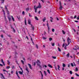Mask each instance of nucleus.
<instances>
[{
  "label": "nucleus",
  "mask_w": 79,
  "mask_h": 79,
  "mask_svg": "<svg viewBox=\"0 0 79 79\" xmlns=\"http://www.w3.org/2000/svg\"><path fill=\"white\" fill-rule=\"evenodd\" d=\"M46 20V18L45 17H44V18L43 19V22H45V21Z\"/></svg>",
  "instance_id": "obj_19"
},
{
  "label": "nucleus",
  "mask_w": 79,
  "mask_h": 79,
  "mask_svg": "<svg viewBox=\"0 0 79 79\" xmlns=\"http://www.w3.org/2000/svg\"><path fill=\"white\" fill-rule=\"evenodd\" d=\"M48 66L49 67V68H53L52 66V65H51L50 64H48Z\"/></svg>",
  "instance_id": "obj_20"
},
{
  "label": "nucleus",
  "mask_w": 79,
  "mask_h": 79,
  "mask_svg": "<svg viewBox=\"0 0 79 79\" xmlns=\"http://www.w3.org/2000/svg\"><path fill=\"white\" fill-rule=\"evenodd\" d=\"M57 66L58 67V70H59V71H60V66H59V65H58Z\"/></svg>",
  "instance_id": "obj_41"
},
{
  "label": "nucleus",
  "mask_w": 79,
  "mask_h": 79,
  "mask_svg": "<svg viewBox=\"0 0 79 79\" xmlns=\"http://www.w3.org/2000/svg\"><path fill=\"white\" fill-rule=\"evenodd\" d=\"M35 19L36 20H38V18L36 16L35 17Z\"/></svg>",
  "instance_id": "obj_32"
},
{
  "label": "nucleus",
  "mask_w": 79,
  "mask_h": 79,
  "mask_svg": "<svg viewBox=\"0 0 79 79\" xmlns=\"http://www.w3.org/2000/svg\"><path fill=\"white\" fill-rule=\"evenodd\" d=\"M17 18L19 20H20V16L17 17Z\"/></svg>",
  "instance_id": "obj_48"
},
{
  "label": "nucleus",
  "mask_w": 79,
  "mask_h": 79,
  "mask_svg": "<svg viewBox=\"0 0 79 79\" xmlns=\"http://www.w3.org/2000/svg\"><path fill=\"white\" fill-rule=\"evenodd\" d=\"M67 42L68 43V45H69L70 42H71V39L69 38L68 37L67 39Z\"/></svg>",
  "instance_id": "obj_3"
},
{
  "label": "nucleus",
  "mask_w": 79,
  "mask_h": 79,
  "mask_svg": "<svg viewBox=\"0 0 79 79\" xmlns=\"http://www.w3.org/2000/svg\"><path fill=\"white\" fill-rule=\"evenodd\" d=\"M63 67H65L66 66V65L64 64H63Z\"/></svg>",
  "instance_id": "obj_37"
},
{
  "label": "nucleus",
  "mask_w": 79,
  "mask_h": 79,
  "mask_svg": "<svg viewBox=\"0 0 79 79\" xmlns=\"http://www.w3.org/2000/svg\"><path fill=\"white\" fill-rule=\"evenodd\" d=\"M62 33H63V34H65V32L64 31L62 30Z\"/></svg>",
  "instance_id": "obj_38"
},
{
  "label": "nucleus",
  "mask_w": 79,
  "mask_h": 79,
  "mask_svg": "<svg viewBox=\"0 0 79 79\" xmlns=\"http://www.w3.org/2000/svg\"><path fill=\"white\" fill-rule=\"evenodd\" d=\"M21 61L22 64H24V62L23 60H21Z\"/></svg>",
  "instance_id": "obj_35"
},
{
  "label": "nucleus",
  "mask_w": 79,
  "mask_h": 79,
  "mask_svg": "<svg viewBox=\"0 0 79 79\" xmlns=\"http://www.w3.org/2000/svg\"><path fill=\"white\" fill-rule=\"evenodd\" d=\"M77 17V16L76 15H75L74 18H76V17Z\"/></svg>",
  "instance_id": "obj_61"
},
{
  "label": "nucleus",
  "mask_w": 79,
  "mask_h": 79,
  "mask_svg": "<svg viewBox=\"0 0 79 79\" xmlns=\"http://www.w3.org/2000/svg\"><path fill=\"white\" fill-rule=\"evenodd\" d=\"M1 76H2V77H1V78H3V79H5V77H4V76H3V75L2 73L0 74Z\"/></svg>",
  "instance_id": "obj_17"
},
{
  "label": "nucleus",
  "mask_w": 79,
  "mask_h": 79,
  "mask_svg": "<svg viewBox=\"0 0 79 79\" xmlns=\"http://www.w3.org/2000/svg\"><path fill=\"white\" fill-rule=\"evenodd\" d=\"M77 19H79V16H78V17H77Z\"/></svg>",
  "instance_id": "obj_63"
},
{
  "label": "nucleus",
  "mask_w": 79,
  "mask_h": 79,
  "mask_svg": "<svg viewBox=\"0 0 79 79\" xmlns=\"http://www.w3.org/2000/svg\"><path fill=\"white\" fill-rule=\"evenodd\" d=\"M44 74L45 76H47V73H46V71H44Z\"/></svg>",
  "instance_id": "obj_21"
},
{
  "label": "nucleus",
  "mask_w": 79,
  "mask_h": 79,
  "mask_svg": "<svg viewBox=\"0 0 79 79\" xmlns=\"http://www.w3.org/2000/svg\"><path fill=\"white\" fill-rule=\"evenodd\" d=\"M7 61L8 64H10V61H9V60H7Z\"/></svg>",
  "instance_id": "obj_45"
},
{
  "label": "nucleus",
  "mask_w": 79,
  "mask_h": 79,
  "mask_svg": "<svg viewBox=\"0 0 79 79\" xmlns=\"http://www.w3.org/2000/svg\"><path fill=\"white\" fill-rule=\"evenodd\" d=\"M74 22H75V23H78V21H77L75 20Z\"/></svg>",
  "instance_id": "obj_60"
},
{
  "label": "nucleus",
  "mask_w": 79,
  "mask_h": 79,
  "mask_svg": "<svg viewBox=\"0 0 79 79\" xmlns=\"http://www.w3.org/2000/svg\"><path fill=\"white\" fill-rule=\"evenodd\" d=\"M43 67H44H44H45V68H47V65H43Z\"/></svg>",
  "instance_id": "obj_42"
},
{
  "label": "nucleus",
  "mask_w": 79,
  "mask_h": 79,
  "mask_svg": "<svg viewBox=\"0 0 79 79\" xmlns=\"http://www.w3.org/2000/svg\"><path fill=\"white\" fill-rule=\"evenodd\" d=\"M31 27L32 31H34V26H32V25H31Z\"/></svg>",
  "instance_id": "obj_11"
},
{
  "label": "nucleus",
  "mask_w": 79,
  "mask_h": 79,
  "mask_svg": "<svg viewBox=\"0 0 79 79\" xmlns=\"http://www.w3.org/2000/svg\"><path fill=\"white\" fill-rule=\"evenodd\" d=\"M40 73L41 74V77H42V79H43V74H42V72H41V71H40Z\"/></svg>",
  "instance_id": "obj_18"
},
{
  "label": "nucleus",
  "mask_w": 79,
  "mask_h": 79,
  "mask_svg": "<svg viewBox=\"0 0 79 79\" xmlns=\"http://www.w3.org/2000/svg\"><path fill=\"white\" fill-rule=\"evenodd\" d=\"M25 70H26V71L27 72V73H29V69H28V67H27V66L26 67Z\"/></svg>",
  "instance_id": "obj_5"
},
{
  "label": "nucleus",
  "mask_w": 79,
  "mask_h": 79,
  "mask_svg": "<svg viewBox=\"0 0 79 79\" xmlns=\"http://www.w3.org/2000/svg\"><path fill=\"white\" fill-rule=\"evenodd\" d=\"M58 50L59 52H61V49L59 48H58Z\"/></svg>",
  "instance_id": "obj_36"
},
{
  "label": "nucleus",
  "mask_w": 79,
  "mask_h": 79,
  "mask_svg": "<svg viewBox=\"0 0 79 79\" xmlns=\"http://www.w3.org/2000/svg\"><path fill=\"white\" fill-rule=\"evenodd\" d=\"M52 58H53V59H56V57L55 56H52Z\"/></svg>",
  "instance_id": "obj_46"
},
{
  "label": "nucleus",
  "mask_w": 79,
  "mask_h": 79,
  "mask_svg": "<svg viewBox=\"0 0 79 79\" xmlns=\"http://www.w3.org/2000/svg\"><path fill=\"white\" fill-rule=\"evenodd\" d=\"M59 3L60 6L59 10H62V9L63 8V7H62V6H61V2L60 1Z\"/></svg>",
  "instance_id": "obj_4"
},
{
  "label": "nucleus",
  "mask_w": 79,
  "mask_h": 79,
  "mask_svg": "<svg viewBox=\"0 0 79 79\" xmlns=\"http://www.w3.org/2000/svg\"><path fill=\"white\" fill-rule=\"evenodd\" d=\"M2 11L3 12V13L4 15L5 19H6V16H5V11H4V10H3V9L2 10Z\"/></svg>",
  "instance_id": "obj_13"
},
{
  "label": "nucleus",
  "mask_w": 79,
  "mask_h": 79,
  "mask_svg": "<svg viewBox=\"0 0 79 79\" xmlns=\"http://www.w3.org/2000/svg\"><path fill=\"white\" fill-rule=\"evenodd\" d=\"M75 75L77 76L78 77H79V75L77 74V73H75Z\"/></svg>",
  "instance_id": "obj_44"
},
{
  "label": "nucleus",
  "mask_w": 79,
  "mask_h": 79,
  "mask_svg": "<svg viewBox=\"0 0 79 79\" xmlns=\"http://www.w3.org/2000/svg\"><path fill=\"white\" fill-rule=\"evenodd\" d=\"M77 55H79V52L77 53Z\"/></svg>",
  "instance_id": "obj_64"
},
{
  "label": "nucleus",
  "mask_w": 79,
  "mask_h": 79,
  "mask_svg": "<svg viewBox=\"0 0 79 79\" xmlns=\"http://www.w3.org/2000/svg\"><path fill=\"white\" fill-rule=\"evenodd\" d=\"M10 27H11V28L12 29H13V31H14V32H15V29L13 28V27L11 26V25H10Z\"/></svg>",
  "instance_id": "obj_16"
},
{
  "label": "nucleus",
  "mask_w": 79,
  "mask_h": 79,
  "mask_svg": "<svg viewBox=\"0 0 79 79\" xmlns=\"http://www.w3.org/2000/svg\"><path fill=\"white\" fill-rule=\"evenodd\" d=\"M24 14H25L24 11H23L22 12V14L23 15H24Z\"/></svg>",
  "instance_id": "obj_51"
},
{
  "label": "nucleus",
  "mask_w": 79,
  "mask_h": 79,
  "mask_svg": "<svg viewBox=\"0 0 79 79\" xmlns=\"http://www.w3.org/2000/svg\"><path fill=\"white\" fill-rule=\"evenodd\" d=\"M10 66H6V69H10Z\"/></svg>",
  "instance_id": "obj_24"
},
{
  "label": "nucleus",
  "mask_w": 79,
  "mask_h": 79,
  "mask_svg": "<svg viewBox=\"0 0 79 79\" xmlns=\"http://www.w3.org/2000/svg\"><path fill=\"white\" fill-rule=\"evenodd\" d=\"M0 66H3V64H0Z\"/></svg>",
  "instance_id": "obj_57"
},
{
  "label": "nucleus",
  "mask_w": 79,
  "mask_h": 79,
  "mask_svg": "<svg viewBox=\"0 0 79 79\" xmlns=\"http://www.w3.org/2000/svg\"><path fill=\"white\" fill-rule=\"evenodd\" d=\"M75 71H78V68H77V67L75 68Z\"/></svg>",
  "instance_id": "obj_30"
},
{
  "label": "nucleus",
  "mask_w": 79,
  "mask_h": 79,
  "mask_svg": "<svg viewBox=\"0 0 79 79\" xmlns=\"http://www.w3.org/2000/svg\"><path fill=\"white\" fill-rule=\"evenodd\" d=\"M12 69H15V66H14V65H13L12 66Z\"/></svg>",
  "instance_id": "obj_31"
},
{
  "label": "nucleus",
  "mask_w": 79,
  "mask_h": 79,
  "mask_svg": "<svg viewBox=\"0 0 79 79\" xmlns=\"http://www.w3.org/2000/svg\"><path fill=\"white\" fill-rule=\"evenodd\" d=\"M11 17L12 18V21H15V19H14V18H13V17L12 16H11Z\"/></svg>",
  "instance_id": "obj_23"
},
{
  "label": "nucleus",
  "mask_w": 79,
  "mask_h": 79,
  "mask_svg": "<svg viewBox=\"0 0 79 79\" xmlns=\"http://www.w3.org/2000/svg\"><path fill=\"white\" fill-rule=\"evenodd\" d=\"M36 47L37 48H38V45H37V44L36 45Z\"/></svg>",
  "instance_id": "obj_53"
},
{
  "label": "nucleus",
  "mask_w": 79,
  "mask_h": 79,
  "mask_svg": "<svg viewBox=\"0 0 79 79\" xmlns=\"http://www.w3.org/2000/svg\"><path fill=\"white\" fill-rule=\"evenodd\" d=\"M23 71H22V72H21V71H19V74H21V75L23 74Z\"/></svg>",
  "instance_id": "obj_15"
},
{
  "label": "nucleus",
  "mask_w": 79,
  "mask_h": 79,
  "mask_svg": "<svg viewBox=\"0 0 79 79\" xmlns=\"http://www.w3.org/2000/svg\"><path fill=\"white\" fill-rule=\"evenodd\" d=\"M43 39L45 40V39H47V38H46V37H43Z\"/></svg>",
  "instance_id": "obj_50"
},
{
  "label": "nucleus",
  "mask_w": 79,
  "mask_h": 79,
  "mask_svg": "<svg viewBox=\"0 0 79 79\" xmlns=\"http://www.w3.org/2000/svg\"><path fill=\"white\" fill-rule=\"evenodd\" d=\"M36 63L37 64V66H39L40 69H42V66L40 65V61H39V60H38L36 62Z\"/></svg>",
  "instance_id": "obj_2"
},
{
  "label": "nucleus",
  "mask_w": 79,
  "mask_h": 79,
  "mask_svg": "<svg viewBox=\"0 0 79 79\" xmlns=\"http://www.w3.org/2000/svg\"><path fill=\"white\" fill-rule=\"evenodd\" d=\"M75 48H74L73 50H77V49H79V47H78L77 46H76L75 47Z\"/></svg>",
  "instance_id": "obj_10"
},
{
  "label": "nucleus",
  "mask_w": 79,
  "mask_h": 79,
  "mask_svg": "<svg viewBox=\"0 0 79 79\" xmlns=\"http://www.w3.org/2000/svg\"><path fill=\"white\" fill-rule=\"evenodd\" d=\"M49 41H52V38H49Z\"/></svg>",
  "instance_id": "obj_26"
},
{
  "label": "nucleus",
  "mask_w": 79,
  "mask_h": 79,
  "mask_svg": "<svg viewBox=\"0 0 79 79\" xmlns=\"http://www.w3.org/2000/svg\"><path fill=\"white\" fill-rule=\"evenodd\" d=\"M29 17H32V16L30 14H29Z\"/></svg>",
  "instance_id": "obj_49"
},
{
  "label": "nucleus",
  "mask_w": 79,
  "mask_h": 79,
  "mask_svg": "<svg viewBox=\"0 0 79 79\" xmlns=\"http://www.w3.org/2000/svg\"><path fill=\"white\" fill-rule=\"evenodd\" d=\"M52 32H55V29H52Z\"/></svg>",
  "instance_id": "obj_34"
},
{
  "label": "nucleus",
  "mask_w": 79,
  "mask_h": 79,
  "mask_svg": "<svg viewBox=\"0 0 79 79\" xmlns=\"http://www.w3.org/2000/svg\"><path fill=\"white\" fill-rule=\"evenodd\" d=\"M25 25H27V24L26 23V19L25 20Z\"/></svg>",
  "instance_id": "obj_40"
},
{
  "label": "nucleus",
  "mask_w": 79,
  "mask_h": 79,
  "mask_svg": "<svg viewBox=\"0 0 79 79\" xmlns=\"http://www.w3.org/2000/svg\"><path fill=\"white\" fill-rule=\"evenodd\" d=\"M14 72L13 71H11V74H13V73Z\"/></svg>",
  "instance_id": "obj_62"
},
{
  "label": "nucleus",
  "mask_w": 79,
  "mask_h": 79,
  "mask_svg": "<svg viewBox=\"0 0 79 79\" xmlns=\"http://www.w3.org/2000/svg\"><path fill=\"white\" fill-rule=\"evenodd\" d=\"M5 9L6 10V11L7 12V14L8 15H9V11L8 10V9H7V8L6 7V6H5Z\"/></svg>",
  "instance_id": "obj_7"
},
{
  "label": "nucleus",
  "mask_w": 79,
  "mask_h": 79,
  "mask_svg": "<svg viewBox=\"0 0 79 79\" xmlns=\"http://www.w3.org/2000/svg\"><path fill=\"white\" fill-rule=\"evenodd\" d=\"M47 27H48L49 26H48V23H47Z\"/></svg>",
  "instance_id": "obj_56"
},
{
  "label": "nucleus",
  "mask_w": 79,
  "mask_h": 79,
  "mask_svg": "<svg viewBox=\"0 0 79 79\" xmlns=\"http://www.w3.org/2000/svg\"><path fill=\"white\" fill-rule=\"evenodd\" d=\"M41 5L40 4V3H39V6L37 7H35V6L34 8L35 13H37V8H41Z\"/></svg>",
  "instance_id": "obj_1"
},
{
  "label": "nucleus",
  "mask_w": 79,
  "mask_h": 79,
  "mask_svg": "<svg viewBox=\"0 0 79 79\" xmlns=\"http://www.w3.org/2000/svg\"><path fill=\"white\" fill-rule=\"evenodd\" d=\"M62 47H64V44H63V45H62Z\"/></svg>",
  "instance_id": "obj_59"
},
{
  "label": "nucleus",
  "mask_w": 79,
  "mask_h": 79,
  "mask_svg": "<svg viewBox=\"0 0 79 79\" xmlns=\"http://www.w3.org/2000/svg\"><path fill=\"white\" fill-rule=\"evenodd\" d=\"M3 71L4 72V71H5L6 72V73H8V71H6V70H5V69L3 70Z\"/></svg>",
  "instance_id": "obj_47"
},
{
  "label": "nucleus",
  "mask_w": 79,
  "mask_h": 79,
  "mask_svg": "<svg viewBox=\"0 0 79 79\" xmlns=\"http://www.w3.org/2000/svg\"><path fill=\"white\" fill-rule=\"evenodd\" d=\"M0 1H2L1 3H4L5 2V0H0Z\"/></svg>",
  "instance_id": "obj_22"
},
{
  "label": "nucleus",
  "mask_w": 79,
  "mask_h": 79,
  "mask_svg": "<svg viewBox=\"0 0 79 79\" xmlns=\"http://www.w3.org/2000/svg\"><path fill=\"white\" fill-rule=\"evenodd\" d=\"M65 55V52H63V55Z\"/></svg>",
  "instance_id": "obj_58"
},
{
  "label": "nucleus",
  "mask_w": 79,
  "mask_h": 79,
  "mask_svg": "<svg viewBox=\"0 0 79 79\" xmlns=\"http://www.w3.org/2000/svg\"><path fill=\"white\" fill-rule=\"evenodd\" d=\"M28 66L30 68V69H32V66H31V64H28Z\"/></svg>",
  "instance_id": "obj_6"
},
{
  "label": "nucleus",
  "mask_w": 79,
  "mask_h": 79,
  "mask_svg": "<svg viewBox=\"0 0 79 79\" xmlns=\"http://www.w3.org/2000/svg\"><path fill=\"white\" fill-rule=\"evenodd\" d=\"M73 65H74V66H76V64H75V63H74V62H73Z\"/></svg>",
  "instance_id": "obj_55"
},
{
  "label": "nucleus",
  "mask_w": 79,
  "mask_h": 79,
  "mask_svg": "<svg viewBox=\"0 0 79 79\" xmlns=\"http://www.w3.org/2000/svg\"><path fill=\"white\" fill-rule=\"evenodd\" d=\"M53 19L52 17H50V21L52 22H53Z\"/></svg>",
  "instance_id": "obj_14"
},
{
  "label": "nucleus",
  "mask_w": 79,
  "mask_h": 79,
  "mask_svg": "<svg viewBox=\"0 0 79 79\" xmlns=\"http://www.w3.org/2000/svg\"><path fill=\"white\" fill-rule=\"evenodd\" d=\"M68 45L67 44V45H66L65 46V47H64V49L65 50H66V49H67L66 46H68Z\"/></svg>",
  "instance_id": "obj_33"
},
{
  "label": "nucleus",
  "mask_w": 79,
  "mask_h": 79,
  "mask_svg": "<svg viewBox=\"0 0 79 79\" xmlns=\"http://www.w3.org/2000/svg\"><path fill=\"white\" fill-rule=\"evenodd\" d=\"M47 71L49 74H50V70H47Z\"/></svg>",
  "instance_id": "obj_27"
},
{
  "label": "nucleus",
  "mask_w": 79,
  "mask_h": 79,
  "mask_svg": "<svg viewBox=\"0 0 79 79\" xmlns=\"http://www.w3.org/2000/svg\"><path fill=\"white\" fill-rule=\"evenodd\" d=\"M66 56L68 58H69V53H68V54Z\"/></svg>",
  "instance_id": "obj_29"
},
{
  "label": "nucleus",
  "mask_w": 79,
  "mask_h": 79,
  "mask_svg": "<svg viewBox=\"0 0 79 79\" xmlns=\"http://www.w3.org/2000/svg\"><path fill=\"white\" fill-rule=\"evenodd\" d=\"M48 27V31H50V27Z\"/></svg>",
  "instance_id": "obj_52"
},
{
  "label": "nucleus",
  "mask_w": 79,
  "mask_h": 79,
  "mask_svg": "<svg viewBox=\"0 0 79 79\" xmlns=\"http://www.w3.org/2000/svg\"><path fill=\"white\" fill-rule=\"evenodd\" d=\"M16 74L17 76H18V78L19 79H20V77H19V75H18V71H16Z\"/></svg>",
  "instance_id": "obj_12"
},
{
  "label": "nucleus",
  "mask_w": 79,
  "mask_h": 79,
  "mask_svg": "<svg viewBox=\"0 0 79 79\" xmlns=\"http://www.w3.org/2000/svg\"><path fill=\"white\" fill-rule=\"evenodd\" d=\"M1 62L2 63L4 66H5V62L3 61V60L2 59H1Z\"/></svg>",
  "instance_id": "obj_9"
},
{
  "label": "nucleus",
  "mask_w": 79,
  "mask_h": 79,
  "mask_svg": "<svg viewBox=\"0 0 79 79\" xmlns=\"http://www.w3.org/2000/svg\"><path fill=\"white\" fill-rule=\"evenodd\" d=\"M69 73L70 74H73V72H72V71H70Z\"/></svg>",
  "instance_id": "obj_43"
},
{
  "label": "nucleus",
  "mask_w": 79,
  "mask_h": 79,
  "mask_svg": "<svg viewBox=\"0 0 79 79\" xmlns=\"http://www.w3.org/2000/svg\"><path fill=\"white\" fill-rule=\"evenodd\" d=\"M71 66H72V67H73L74 66V65H73V64L72 63H71Z\"/></svg>",
  "instance_id": "obj_39"
},
{
  "label": "nucleus",
  "mask_w": 79,
  "mask_h": 79,
  "mask_svg": "<svg viewBox=\"0 0 79 79\" xmlns=\"http://www.w3.org/2000/svg\"><path fill=\"white\" fill-rule=\"evenodd\" d=\"M51 45L52 46H55V43H52Z\"/></svg>",
  "instance_id": "obj_25"
},
{
  "label": "nucleus",
  "mask_w": 79,
  "mask_h": 79,
  "mask_svg": "<svg viewBox=\"0 0 79 79\" xmlns=\"http://www.w3.org/2000/svg\"><path fill=\"white\" fill-rule=\"evenodd\" d=\"M28 22L29 24L30 25H31V26H32V24L31 23V20L29 19L28 21Z\"/></svg>",
  "instance_id": "obj_8"
},
{
  "label": "nucleus",
  "mask_w": 79,
  "mask_h": 79,
  "mask_svg": "<svg viewBox=\"0 0 79 79\" xmlns=\"http://www.w3.org/2000/svg\"><path fill=\"white\" fill-rule=\"evenodd\" d=\"M29 10V8H27L26 9V11H28Z\"/></svg>",
  "instance_id": "obj_28"
},
{
  "label": "nucleus",
  "mask_w": 79,
  "mask_h": 79,
  "mask_svg": "<svg viewBox=\"0 0 79 79\" xmlns=\"http://www.w3.org/2000/svg\"><path fill=\"white\" fill-rule=\"evenodd\" d=\"M1 37H2V38H3V35H1Z\"/></svg>",
  "instance_id": "obj_54"
}]
</instances>
